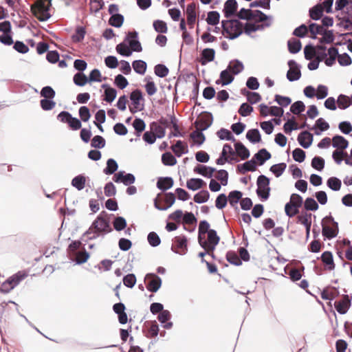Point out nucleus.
<instances>
[{"label":"nucleus","mask_w":352,"mask_h":352,"mask_svg":"<svg viewBox=\"0 0 352 352\" xmlns=\"http://www.w3.org/2000/svg\"><path fill=\"white\" fill-rule=\"evenodd\" d=\"M174 184L173 179L171 177H160L157 181V188L162 192L173 187Z\"/></svg>","instance_id":"obj_27"},{"label":"nucleus","mask_w":352,"mask_h":352,"mask_svg":"<svg viewBox=\"0 0 352 352\" xmlns=\"http://www.w3.org/2000/svg\"><path fill=\"white\" fill-rule=\"evenodd\" d=\"M203 131H201V129H197L190 135V138L195 141V144L197 146L202 145L206 140V137Z\"/></svg>","instance_id":"obj_42"},{"label":"nucleus","mask_w":352,"mask_h":352,"mask_svg":"<svg viewBox=\"0 0 352 352\" xmlns=\"http://www.w3.org/2000/svg\"><path fill=\"white\" fill-rule=\"evenodd\" d=\"M220 78L223 80L222 86H226L231 84L234 80V75H233L230 70L226 68L220 73Z\"/></svg>","instance_id":"obj_55"},{"label":"nucleus","mask_w":352,"mask_h":352,"mask_svg":"<svg viewBox=\"0 0 352 352\" xmlns=\"http://www.w3.org/2000/svg\"><path fill=\"white\" fill-rule=\"evenodd\" d=\"M351 296L343 294L340 300L334 302V307L340 314H345L351 305Z\"/></svg>","instance_id":"obj_12"},{"label":"nucleus","mask_w":352,"mask_h":352,"mask_svg":"<svg viewBox=\"0 0 352 352\" xmlns=\"http://www.w3.org/2000/svg\"><path fill=\"white\" fill-rule=\"evenodd\" d=\"M201 113H204V116L197 119L194 124H201V126L200 129H201V131H206L212 124L213 116L208 111H203Z\"/></svg>","instance_id":"obj_17"},{"label":"nucleus","mask_w":352,"mask_h":352,"mask_svg":"<svg viewBox=\"0 0 352 352\" xmlns=\"http://www.w3.org/2000/svg\"><path fill=\"white\" fill-rule=\"evenodd\" d=\"M86 179L87 177L84 174H79L72 179L71 184L78 190H82L85 186Z\"/></svg>","instance_id":"obj_35"},{"label":"nucleus","mask_w":352,"mask_h":352,"mask_svg":"<svg viewBox=\"0 0 352 352\" xmlns=\"http://www.w3.org/2000/svg\"><path fill=\"white\" fill-rule=\"evenodd\" d=\"M101 87L104 89L103 100L111 103L117 96V90L111 87L109 84H102Z\"/></svg>","instance_id":"obj_24"},{"label":"nucleus","mask_w":352,"mask_h":352,"mask_svg":"<svg viewBox=\"0 0 352 352\" xmlns=\"http://www.w3.org/2000/svg\"><path fill=\"white\" fill-rule=\"evenodd\" d=\"M210 223L206 220H201L199 221L198 228V243L201 247H204L206 244V239L205 234L212 229L210 228Z\"/></svg>","instance_id":"obj_15"},{"label":"nucleus","mask_w":352,"mask_h":352,"mask_svg":"<svg viewBox=\"0 0 352 352\" xmlns=\"http://www.w3.org/2000/svg\"><path fill=\"white\" fill-rule=\"evenodd\" d=\"M129 98L133 105L132 107H129V110L132 113L141 111L144 109V98L140 89H136L132 91Z\"/></svg>","instance_id":"obj_6"},{"label":"nucleus","mask_w":352,"mask_h":352,"mask_svg":"<svg viewBox=\"0 0 352 352\" xmlns=\"http://www.w3.org/2000/svg\"><path fill=\"white\" fill-rule=\"evenodd\" d=\"M217 135L221 140H227L232 142L236 141V139L232 133L228 129L225 128H221L217 132Z\"/></svg>","instance_id":"obj_44"},{"label":"nucleus","mask_w":352,"mask_h":352,"mask_svg":"<svg viewBox=\"0 0 352 352\" xmlns=\"http://www.w3.org/2000/svg\"><path fill=\"white\" fill-rule=\"evenodd\" d=\"M285 212L289 218H292L300 212V208L294 205L292 202H287L285 205Z\"/></svg>","instance_id":"obj_47"},{"label":"nucleus","mask_w":352,"mask_h":352,"mask_svg":"<svg viewBox=\"0 0 352 352\" xmlns=\"http://www.w3.org/2000/svg\"><path fill=\"white\" fill-rule=\"evenodd\" d=\"M327 186L333 191H338L342 186L341 180L336 177H331L327 181Z\"/></svg>","instance_id":"obj_57"},{"label":"nucleus","mask_w":352,"mask_h":352,"mask_svg":"<svg viewBox=\"0 0 352 352\" xmlns=\"http://www.w3.org/2000/svg\"><path fill=\"white\" fill-rule=\"evenodd\" d=\"M234 152L241 160H245L249 158L250 156V152L249 149L240 141H235L234 142Z\"/></svg>","instance_id":"obj_23"},{"label":"nucleus","mask_w":352,"mask_h":352,"mask_svg":"<svg viewBox=\"0 0 352 352\" xmlns=\"http://www.w3.org/2000/svg\"><path fill=\"white\" fill-rule=\"evenodd\" d=\"M148 291L156 293L162 286V278L154 273H148L144 278Z\"/></svg>","instance_id":"obj_10"},{"label":"nucleus","mask_w":352,"mask_h":352,"mask_svg":"<svg viewBox=\"0 0 352 352\" xmlns=\"http://www.w3.org/2000/svg\"><path fill=\"white\" fill-rule=\"evenodd\" d=\"M286 168V163L281 162L272 165L270 168V171L272 172L276 177H279L283 174Z\"/></svg>","instance_id":"obj_50"},{"label":"nucleus","mask_w":352,"mask_h":352,"mask_svg":"<svg viewBox=\"0 0 352 352\" xmlns=\"http://www.w3.org/2000/svg\"><path fill=\"white\" fill-rule=\"evenodd\" d=\"M210 193L207 190H201L194 195L193 200L197 204H204L208 201Z\"/></svg>","instance_id":"obj_54"},{"label":"nucleus","mask_w":352,"mask_h":352,"mask_svg":"<svg viewBox=\"0 0 352 352\" xmlns=\"http://www.w3.org/2000/svg\"><path fill=\"white\" fill-rule=\"evenodd\" d=\"M322 227V234L324 240H331L338 234V223L334 220L331 214L323 218Z\"/></svg>","instance_id":"obj_2"},{"label":"nucleus","mask_w":352,"mask_h":352,"mask_svg":"<svg viewBox=\"0 0 352 352\" xmlns=\"http://www.w3.org/2000/svg\"><path fill=\"white\" fill-rule=\"evenodd\" d=\"M151 131L155 134L157 138H163L166 135V131L164 127L160 126L157 122H152L150 124Z\"/></svg>","instance_id":"obj_46"},{"label":"nucleus","mask_w":352,"mask_h":352,"mask_svg":"<svg viewBox=\"0 0 352 352\" xmlns=\"http://www.w3.org/2000/svg\"><path fill=\"white\" fill-rule=\"evenodd\" d=\"M87 80V76L81 72H77L73 76L74 83L79 87H83L88 83Z\"/></svg>","instance_id":"obj_62"},{"label":"nucleus","mask_w":352,"mask_h":352,"mask_svg":"<svg viewBox=\"0 0 352 352\" xmlns=\"http://www.w3.org/2000/svg\"><path fill=\"white\" fill-rule=\"evenodd\" d=\"M305 104L301 100H298L292 103L290 106V112L294 115H300L305 110Z\"/></svg>","instance_id":"obj_56"},{"label":"nucleus","mask_w":352,"mask_h":352,"mask_svg":"<svg viewBox=\"0 0 352 352\" xmlns=\"http://www.w3.org/2000/svg\"><path fill=\"white\" fill-rule=\"evenodd\" d=\"M118 169V164L117 162L113 158H109L107 161V166L103 169V173L105 175H110L115 174Z\"/></svg>","instance_id":"obj_41"},{"label":"nucleus","mask_w":352,"mask_h":352,"mask_svg":"<svg viewBox=\"0 0 352 352\" xmlns=\"http://www.w3.org/2000/svg\"><path fill=\"white\" fill-rule=\"evenodd\" d=\"M238 9V3L236 0H227L224 3L223 13L226 19L233 16Z\"/></svg>","instance_id":"obj_18"},{"label":"nucleus","mask_w":352,"mask_h":352,"mask_svg":"<svg viewBox=\"0 0 352 352\" xmlns=\"http://www.w3.org/2000/svg\"><path fill=\"white\" fill-rule=\"evenodd\" d=\"M85 34V28L83 26H77L75 30V34L72 36V39L74 43H80L83 41Z\"/></svg>","instance_id":"obj_53"},{"label":"nucleus","mask_w":352,"mask_h":352,"mask_svg":"<svg viewBox=\"0 0 352 352\" xmlns=\"http://www.w3.org/2000/svg\"><path fill=\"white\" fill-rule=\"evenodd\" d=\"M309 13L310 18L314 21L320 20L323 15V11L319 5H316L311 8Z\"/></svg>","instance_id":"obj_59"},{"label":"nucleus","mask_w":352,"mask_h":352,"mask_svg":"<svg viewBox=\"0 0 352 352\" xmlns=\"http://www.w3.org/2000/svg\"><path fill=\"white\" fill-rule=\"evenodd\" d=\"M171 150L177 157H180L182 155L188 153L187 143L180 140H177L175 144L171 146Z\"/></svg>","instance_id":"obj_28"},{"label":"nucleus","mask_w":352,"mask_h":352,"mask_svg":"<svg viewBox=\"0 0 352 352\" xmlns=\"http://www.w3.org/2000/svg\"><path fill=\"white\" fill-rule=\"evenodd\" d=\"M256 19L259 22H265L267 20H271L272 16L265 14L263 12L260 10H252L250 14V19Z\"/></svg>","instance_id":"obj_61"},{"label":"nucleus","mask_w":352,"mask_h":352,"mask_svg":"<svg viewBox=\"0 0 352 352\" xmlns=\"http://www.w3.org/2000/svg\"><path fill=\"white\" fill-rule=\"evenodd\" d=\"M311 166L314 169L321 172L324 168L325 160L320 156H315L311 160Z\"/></svg>","instance_id":"obj_52"},{"label":"nucleus","mask_w":352,"mask_h":352,"mask_svg":"<svg viewBox=\"0 0 352 352\" xmlns=\"http://www.w3.org/2000/svg\"><path fill=\"white\" fill-rule=\"evenodd\" d=\"M257 165L254 162V159H251L245 162L243 164H240L236 167V170L241 174H245L247 172H254L256 170Z\"/></svg>","instance_id":"obj_26"},{"label":"nucleus","mask_w":352,"mask_h":352,"mask_svg":"<svg viewBox=\"0 0 352 352\" xmlns=\"http://www.w3.org/2000/svg\"><path fill=\"white\" fill-rule=\"evenodd\" d=\"M270 179L264 175H260L256 179V193L262 201L267 200L270 196Z\"/></svg>","instance_id":"obj_4"},{"label":"nucleus","mask_w":352,"mask_h":352,"mask_svg":"<svg viewBox=\"0 0 352 352\" xmlns=\"http://www.w3.org/2000/svg\"><path fill=\"white\" fill-rule=\"evenodd\" d=\"M329 124L323 118H319L316 120L315 124L313 126L308 128L309 130H314L316 135H320L324 131L329 129Z\"/></svg>","instance_id":"obj_20"},{"label":"nucleus","mask_w":352,"mask_h":352,"mask_svg":"<svg viewBox=\"0 0 352 352\" xmlns=\"http://www.w3.org/2000/svg\"><path fill=\"white\" fill-rule=\"evenodd\" d=\"M113 180L116 183H122L124 186H129L135 183V177L133 173H126L124 170H120L114 175Z\"/></svg>","instance_id":"obj_13"},{"label":"nucleus","mask_w":352,"mask_h":352,"mask_svg":"<svg viewBox=\"0 0 352 352\" xmlns=\"http://www.w3.org/2000/svg\"><path fill=\"white\" fill-rule=\"evenodd\" d=\"M162 162L165 166H173L177 164V160L170 151H167L162 155Z\"/></svg>","instance_id":"obj_49"},{"label":"nucleus","mask_w":352,"mask_h":352,"mask_svg":"<svg viewBox=\"0 0 352 352\" xmlns=\"http://www.w3.org/2000/svg\"><path fill=\"white\" fill-rule=\"evenodd\" d=\"M28 276V274L24 271H19L16 274L10 276L7 281L10 282V285L12 287V289L16 287L23 279Z\"/></svg>","instance_id":"obj_30"},{"label":"nucleus","mask_w":352,"mask_h":352,"mask_svg":"<svg viewBox=\"0 0 352 352\" xmlns=\"http://www.w3.org/2000/svg\"><path fill=\"white\" fill-rule=\"evenodd\" d=\"M289 69L287 72L286 77L289 82H294L301 78V65L295 60H288Z\"/></svg>","instance_id":"obj_9"},{"label":"nucleus","mask_w":352,"mask_h":352,"mask_svg":"<svg viewBox=\"0 0 352 352\" xmlns=\"http://www.w3.org/2000/svg\"><path fill=\"white\" fill-rule=\"evenodd\" d=\"M186 14L187 18L186 23L188 25L189 28L192 29L197 19L196 6L194 3H191L187 6Z\"/></svg>","instance_id":"obj_21"},{"label":"nucleus","mask_w":352,"mask_h":352,"mask_svg":"<svg viewBox=\"0 0 352 352\" xmlns=\"http://www.w3.org/2000/svg\"><path fill=\"white\" fill-rule=\"evenodd\" d=\"M288 50L291 54H297L302 49V43L299 39L292 38L287 41Z\"/></svg>","instance_id":"obj_36"},{"label":"nucleus","mask_w":352,"mask_h":352,"mask_svg":"<svg viewBox=\"0 0 352 352\" xmlns=\"http://www.w3.org/2000/svg\"><path fill=\"white\" fill-rule=\"evenodd\" d=\"M208 25H217L220 21V14L217 11H209L206 19Z\"/></svg>","instance_id":"obj_48"},{"label":"nucleus","mask_w":352,"mask_h":352,"mask_svg":"<svg viewBox=\"0 0 352 352\" xmlns=\"http://www.w3.org/2000/svg\"><path fill=\"white\" fill-rule=\"evenodd\" d=\"M321 260L326 265V269L331 271L335 269L336 265L333 261V256L331 252L330 251H324L321 254Z\"/></svg>","instance_id":"obj_29"},{"label":"nucleus","mask_w":352,"mask_h":352,"mask_svg":"<svg viewBox=\"0 0 352 352\" xmlns=\"http://www.w3.org/2000/svg\"><path fill=\"white\" fill-rule=\"evenodd\" d=\"M123 42L129 45L134 52H140L142 51L141 43L139 41L138 32L136 30L129 31Z\"/></svg>","instance_id":"obj_11"},{"label":"nucleus","mask_w":352,"mask_h":352,"mask_svg":"<svg viewBox=\"0 0 352 352\" xmlns=\"http://www.w3.org/2000/svg\"><path fill=\"white\" fill-rule=\"evenodd\" d=\"M319 208L318 202L313 197H307L304 201L305 211H316Z\"/></svg>","instance_id":"obj_58"},{"label":"nucleus","mask_w":352,"mask_h":352,"mask_svg":"<svg viewBox=\"0 0 352 352\" xmlns=\"http://www.w3.org/2000/svg\"><path fill=\"white\" fill-rule=\"evenodd\" d=\"M271 157V153L266 148H263L254 155L252 159H254V162H257L259 166H263Z\"/></svg>","instance_id":"obj_25"},{"label":"nucleus","mask_w":352,"mask_h":352,"mask_svg":"<svg viewBox=\"0 0 352 352\" xmlns=\"http://www.w3.org/2000/svg\"><path fill=\"white\" fill-rule=\"evenodd\" d=\"M51 6L52 0H39L36 5L32 4L30 6V10L35 16H37L38 12L41 13V16H37V18L40 21L43 22L51 17L50 13Z\"/></svg>","instance_id":"obj_3"},{"label":"nucleus","mask_w":352,"mask_h":352,"mask_svg":"<svg viewBox=\"0 0 352 352\" xmlns=\"http://www.w3.org/2000/svg\"><path fill=\"white\" fill-rule=\"evenodd\" d=\"M332 141V146L336 148L344 150L349 146V141L340 135H335Z\"/></svg>","instance_id":"obj_33"},{"label":"nucleus","mask_w":352,"mask_h":352,"mask_svg":"<svg viewBox=\"0 0 352 352\" xmlns=\"http://www.w3.org/2000/svg\"><path fill=\"white\" fill-rule=\"evenodd\" d=\"M312 214L302 210L297 216V223L303 225L305 227L311 226Z\"/></svg>","instance_id":"obj_37"},{"label":"nucleus","mask_w":352,"mask_h":352,"mask_svg":"<svg viewBox=\"0 0 352 352\" xmlns=\"http://www.w3.org/2000/svg\"><path fill=\"white\" fill-rule=\"evenodd\" d=\"M227 68L233 75L236 76L244 69V65L241 60L233 59L230 61Z\"/></svg>","instance_id":"obj_31"},{"label":"nucleus","mask_w":352,"mask_h":352,"mask_svg":"<svg viewBox=\"0 0 352 352\" xmlns=\"http://www.w3.org/2000/svg\"><path fill=\"white\" fill-rule=\"evenodd\" d=\"M106 145L105 139L99 135L94 136L91 140V146L94 148L101 149L103 148Z\"/></svg>","instance_id":"obj_60"},{"label":"nucleus","mask_w":352,"mask_h":352,"mask_svg":"<svg viewBox=\"0 0 352 352\" xmlns=\"http://www.w3.org/2000/svg\"><path fill=\"white\" fill-rule=\"evenodd\" d=\"M113 226L116 231H122L124 230L127 226L126 219L121 216L116 217L113 221Z\"/></svg>","instance_id":"obj_63"},{"label":"nucleus","mask_w":352,"mask_h":352,"mask_svg":"<svg viewBox=\"0 0 352 352\" xmlns=\"http://www.w3.org/2000/svg\"><path fill=\"white\" fill-rule=\"evenodd\" d=\"M134 72L140 75H144L147 69V63L143 60H135L132 62Z\"/></svg>","instance_id":"obj_39"},{"label":"nucleus","mask_w":352,"mask_h":352,"mask_svg":"<svg viewBox=\"0 0 352 352\" xmlns=\"http://www.w3.org/2000/svg\"><path fill=\"white\" fill-rule=\"evenodd\" d=\"M221 24V34H226V38L229 40L236 39L243 33L242 28L244 27V23L239 19H227L222 20Z\"/></svg>","instance_id":"obj_1"},{"label":"nucleus","mask_w":352,"mask_h":352,"mask_svg":"<svg viewBox=\"0 0 352 352\" xmlns=\"http://www.w3.org/2000/svg\"><path fill=\"white\" fill-rule=\"evenodd\" d=\"M153 27L157 32L160 34H165L168 31L166 23L160 19L155 20L153 23Z\"/></svg>","instance_id":"obj_64"},{"label":"nucleus","mask_w":352,"mask_h":352,"mask_svg":"<svg viewBox=\"0 0 352 352\" xmlns=\"http://www.w3.org/2000/svg\"><path fill=\"white\" fill-rule=\"evenodd\" d=\"M297 141L302 148L307 149L309 148L313 143L314 135L309 131H303L298 134Z\"/></svg>","instance_id":"obj_16"},{"label":"nucleus","mask_w":352,"mask_h":352,"mask_svg":"<svg viewBox=\"0 0 352 352\" xmlns=\"http://www.w3.org/2000/svg\"><path fill=\"white\" fill-rule=\"evenodd\" d=\"M124 21V17L122 14H116L111 16L109 19V24L114 28H119L122 27Z\"/></svg>","instance_id":"obj_51"},{"label":"nucleus","mask_w":352,"mask_h":352,"mask_svg":"<svg viewBox=\"0 0 352 352\" xmlns=\"http://www.w3.org/2000/svg\"><path fill=\"white\" fill-rule=\"evenodd\" d=\"M170 250L175 254L184 255L188 251V239L185 235H179L173 238Z\"/></svg>","instance_id":"obj_7"},{"label":"nucleus","mask_w":352,"mask_h":352,"mask_svg":"<svg viewBox=\"0 0 352 352\" xmlns=\"http://www.w3.org/2000/svg\"><path fill=\"white\" fill-rule=\"evenodd\" d=\"M194 172L206 177L211 179L213 174L217 171V169L212 166H208L203 164H197L193 169Z\"/></svg>","instance_id":"obj_19"},{"label":"nucleus","mask_w":352,"mask_h":352,"mask_svg":"<svg viewBox=\"0 0 352 352\" xmlns=\"http://www.w3.org/2000/svg\"><path fill=\"white\" fill-rule=\"evenodd\" d=\"M226 258L228 262L235 266H240L242 265L241 259H240L238 254L233 250H229L226 252Z\"/></svg>","instance_id":"obj_43"},{"label":"nucleus","mask_w":352,"mask_h":352,"mask_svg":"<svg viewBox=\"0 0 352 352\" xmlns=\"http://www.w3.org/2000/svg\"><path fill=\"white\" fill-rule=\"evenodd\" d=\"M92 228H94V230H98L102 233V237L112 232L108 214L105 211H102L92 222Z\"/></svg>","instance_id":"obj_5"},{"label":"nucleus","mask_w":352,"mask_h":352,"mask_svg":"<svg viewBox=\"0 0 352 352\" xmlns=\"http://www.w3.org/2000/svg\"><path fill=\"white\" fill-rule=\"evenodd\" d=\"M243 192L240 190H232L228 193V201L230 206H235L242 199Z\"/></svg>","instance_id":"obj_38"},{"label":"nucleus","mask_w":352,"mask_h":352,"mask_svg":"<svg viewBox=\"0 0 352 352\" xmlns=\"http://www.w3.org/2000/svg\"><path fill=\"white\" fill-rule=\"evenodd\" d=\"M246 138L252 144H256L261 141V135L258 129H252L247 131Z\"/></svg>","instance_id":"obj_40"},{"label":"nucleus","mask_w":352,"mask_h":352,"mask_svg":"<svg viewBox=\"0 0 352 352\" xmlns=\"http://www.w3.org/2000/svg\"><path fill=\"white\" fill-rule=\"evenodd\" d=\"M215 57V50L213 48H205L200 54L199 62L201 65H206L210 62L214 60Z\"/></svg>","instance_id":"obj_22"},{"label":"nucleus","mask_w":352,"mask_h":352,"mask_svg":"<svg viewBox=\"0 0 352 352\" xmlns=\"http://www.w3.org/2000/svg\"><path fill=\"white\" fill-rule=\"evenodd\" d=\"M143 332L148 338L157 337L160 333V329L156 320L146 321L144 323Z\"/></svg>","instance_id":"obj_14"},{"label":"nucleus","mask_w":352,"mask_h":352,"mask_svg":"<svg viewBox=\"0 0 352 352\" xmlns=\"http://www.w3.org/2000/svg\"><path fill=\"white\" fill-rule=\"evenodd\" d=\"M116 50L120 55L124 57H129L131 56L133 52H134L130 49L124 42H121L118 44L116 47Z\"/></svg>","instance_id":"obj_45"},{"label":"nucleus","mask_w":352,"mask_h":352,"mask_svg":"<svg viewBox=\"0 0 352 352\" xmlns=\"http://www.w3.org/2000/svg\"><path fill=\"white\" fill-rule=\"evenodd\" d=\"M106 120V113L104 109H99L95 113V120L94 121V124L98 129V130L101 132H104V129L102 126V124Z\"/></svg>","instance_id":"obj_32"},{"label":"nucleus","mask_w":352,"mask_h":352,"mask_svg":"<svg viewBox=\"0 0 352 352\" xmlns=\"http://www.w3.org/2000/svg\"><path fill=\"white\" fill-rule=\"evenodd\" d=\"M157 197H160V201L164 205H160L157 202V199H154V206L156 209L162 211H164L170 208L175 202L176 197L173 192H165L160 197V194H158Z\"/></svg>","instance_id":"obj_8"},{"label":"nucleus","mask_w":352,"mask_h":352,"mask_svg":"<svg viewBox=\"0 0 352 352\" xmlns=\"http://www.w3.org/2000/svg\"><path fill=\"white\" fill-rule=\"evenodd\" d=\"M206 183L201 178H191L187 180L186 187L192 191L197 190L204 186Z\"/></svg>","instance_id":"obj_34"}]
</instances>
